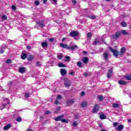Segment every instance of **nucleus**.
<instances>
[{
	"instance_id": "1a4fd4ad",
	"label": "nucleus",
	"mask_w": 131,
	"mask_h": 131,
	"mask_svg": "<svg viewBox=\"0 0 131 131\" xmlns=\"http://www.w3.org/2000/svg\"><path fill=\"white\" fill-rule=\"evenodd\" d=\"M126 51V49L125 47H122L119 53V56L120 57H122V56H123V55H124V53H125Z\"/></svg>"
},
{
	"instance_id": "39448f33",
	"label": "nucleus",
	"mask_w": 131,
	"mask_h": 131,
	"mask_svg": "<svg viewBox=\"0 0 131 131\" xmlns=\"http://www.w3.org/2000/svg\"><path fill=\"white\" fill-rule=\"evenodd\" d=\"M8 46L6 44H3L0 47V54H4L5 53V50L7 49Z\"/></svg>"
},
{
	"instance_id": "b1692460",
	"label": "nucleus",
	"mask_w": 131,
	"mask_h": 131,
	"mask_svg": "<svg viewBox=\"0 0 131 131\" xmlns=\"http://www.w3.org/2000/svg\"><path fill=\"white\" fill-rule=\"evenodd\" d=\"M11 126H12V125L10 124L6 125V126L4 127V130H8V129H9L10 128V127H11Z\"/></svg>"
},
{
	"instance_id": "de8ad7c7",
	"label": "nucleus",
	"mask_w": 131,
	"mask_h": 131,
	"mask_svg": "<svg viewBox=\"0 0 131 131\" xmlns=\"http://www.w3.org/2000/svg\"><path fill=\"white\" fill-rule=\"evenodd\" d=\"M61 99H62V96L58 95L56 98V100H61Z\"/></svg>"
},
{
	"instance_id": "338daca9",
	"label": "nucleus",
	"mask_w": 131,
	"mask_h": 131,
	"mask_svg": "<svg viewBox=\"0 0 131 131\" xmlns=\"http://www.w3.org/2000/svg\"><path fill=\"white\" fill-rule=\"evenodd\" d=\"M27 131H34V130H32V129H31V128H28V129H27Z\"/></svg>"
},
{
	"instance_id": "7c9ffc66",
	"label": "nucleus",
	"mask_w": 131,
	"mask_h": 131,
	"mask_svg": "<svg viewBox=\"0 0 131 131\" xmlns=\"http://www.w3.org/2000/svg\"><path fill=\"white\" fill-rule=\"evenodd\" d=\"M120 25L122 27H126V26H127V24L125 22H121Z\"/></svg>"
},
{
	"instance_id": "8fccbe9b",
	"label": "nucleus",
	"mask_w": 131,
	"mask_h": 131,
	"mask_svg": "<svg viewBox=\"0 0 131 131\" xmlns=\"http://www.w3.org/2000/svg\"><path fill=\"white\" fill-rule=\"evenodd\" d=\"M25 98H29L30 97V95L29 94V93H26L25 94Z\"/></svg>"
},
{
	"instance_id": "9b49d317",
	"label": "nucleus",
	"mask_w": 131,
	"mask_h": 131,
	"mask_svg": "<svg viewBox=\"0 0 131 131\" xmlns=\"http://www.w3.org/2000/svg\"><path fill=\"white\" fill-rule=\"evenodd\" d=\"M98 111H99V105L96 104L93 108V113H97Z\"/></svg>"
},
{
	"instance_id": "c85d7f7f",
	"label": "nucleus",
	"mask_w": 131,
	"mask_h": 131,
	"mask_svg": "<svg viewBox=\"0 0 131 131\" xmlns=\"http://www.w3.org/2000/svg\"><path fill=\"white\" fill-rule=\"evenodd\" d=\"M61 109V107L60 106H58L57 107H56L55 111V113H59V112H60V110Z\"/></svg>"
},
{
	"instance_id": "e433bc0d",
	"label": "nucleus",
	"mask_w": 131,
	"mask_h": 131,
	"mask_svg": "<svg viewBox=\"0 0 131 131\" xmlns=\"http://www.w3.org/2000/svg\"><path fill=\"white\" fill-rule=\"evenodd\" d=\"M2 20H7L8 19V17L6 15H2Z\"/></svg>"
},
{
	"instance_id": "cd10ccee",
	"label": "nucleus",
	"mask_w": 131,
	"mask_h": 131,
	"mask_svg": "<svg viewBox=\"0 0 131 131\" xmlns=\"http://www.w3.org/2000/svg\"><path fill=\"white\" fill-rule=\"evenodd\" d=\"M34 58V56H33V55H30L28 57V61H32V60H33V58Z\"/></svg>"
},
{
	"instance_id": "f8f14e48",
	"label": "nucleus",
	"mask_w": 131,
	"mask_h": 131,
	"mask_svg": "<svg viewBox=\"0 0 131 131\" xmlns=\"http://www.w3.org/2000/svg\"><path fill=\"white\" fill-rule=\"evenodd\" d=\"M60 46L61 48L63 49H67V50H70V47L68 46L67 45L61 43L60 44Z\"/></svg>"
},
{
	"instance_id": "6e6d98bb",
	"label": "nucleus",
	"mask_w": 131,
	"mask_h": 131,
	"mask_svg": "<svg viewBox=\"0 0 131 131\" xmlns=\"http://www.w3.org/2000/svg\"><path fill=\"white\" fill-rule=\"evenodd\" d=\"M72 2L74 5H76V0H72Z\"/></svg>"
},
{
	"instance_id": "5701e85b",
	"label": "nucleus",
	"mask_w": 131,
	"mask_h": 131,
	"mask_svg": "<svg viewBox=\"0 0 131 131\" xmlns=\"http://www.w3.org/2000/svg\"><path fill=\"white\" fill-rule=\"evenodd\" d=\"M77 66H78V67L79 68H82V67H83V66H82V62H81V61H78L77 62Z\"/></svg>"
},
{
	"instance_id": "412c9836",
	"label": "nucleus",
	"mask_w": 131,
	"mask_h": 131,
	"mask_svg": "<svg viewBox=\"0 0 131 131\" xmlns=\"http://www.w3.org/2000/svg\"><path fill=\"white\" fill-rule=\"evenodd\" d=\"M119 32L121 33V34H122L123 35H127L128 34V32H126V31L125 30H122L121 31Z\"/></svg>"
},
{
	"instance_id": "20e7f679",
	"label": "nucleus",
	"mask_w": 131,
	"mask_h": 131,
	"mask_svg": "<svg viewBox=\"0 0 131 131\" xmlns=\"http://www.w3.org/2000/svg\"><path fill=\"white\" fill-rule=\"evenodd\" d=\"M121 33H120V31H117L115 33V34H113L112 35V38L113 39H118V38H119V37H120V36H121Z\"/></svg>"
},
{
	"instance_id": "bb28decb",
	"label": "nucleus",
	"mask_w": 131,
	"mask_h": 131,
	"mask_svg": "<svg viewBox=\"0 0 131 131\" xmlns=\"http://www.w3.org/2000/svg\"><path fill=\"white\" fill-rule=\"evenodd\" d=\"M124 78L127 80H131V75H128L124 76Z\"/></svg>"
},
{
	"instance_id": "7ed1b4c3",
	"label": "nucleus",
	"mask_w": 131,
	"mask_h": 131,
	"mask_svg": "<svg viewBox=\"0 0 131 131\" xmlns=\"http://www.w3.org/2000/svg\"><path fill=\"white\" fill-rule=\"evenodd\" d=\"M36 24L38 26V27H40V28H43V27H45V26H46V24L42 20L37 21Z\"/></svg>"
},
{
	"instance_id": "0e129e2a",
	"label": "nucleus",
	"mask_w": 131,
	"mask_h": 131,
	"mask_svg": "<svg viewBox=\"0 0 131 131\" xmlns=\"http://www.w3.org/2000/svg\"><path fill=\"white\" fill-rule=\"evenodd\" d=\"M47 2H48V0H43V4L46 5V4H47Z\"/></svg>"
},
{
	"instance_id": "72a5a7b5",
	"label": "nucleus",
	"mask_w": 131,
	"mask_h": 131,
	"mask_svg": "<svg viewBox=\"0 0 131 131\" xmlns=\"http://www.w3.org/2000/svg\"><path fill=\"white\" fill-rule=\"evenodd\" d=\"M98 98L99 101H102L103 100H104V97H103V96L99 95L98 96Z\"/></svg>"
},
{
	"instance_id": "4d7b16f0",
	"label": "nucleus",
	"mask_w": 131,
	"mask_h": 131,
	"mask_svg": "<svg viewBox=\"0 0 131 131\" xmlns=\"http://www.w3.org/2000/svg\"><path fill=\"white\" fill-rule=\"evenodd\" d=\"M12 10H16V6L15 5H12Z\"/></svg>"
},
{
	"instance_id": "c756f323",
	"label": "nucleus",
	"mask_w": 131,
	"mask_h": 131,
	"mask_svg": "<svg viewBox=\"0 0 131 131\" xmlns=\"http://www.w3.org/2000/svg\"><path fill=\"white\" fill-rule=\"evenodd\" d=\"M57 58L59 60L62 59V58H63V54H57Z\"/></svg>"
},
{
	"instance_id": "603ef678",
	"label": "nucleus",
	"mask_w": 131,
	"mask_h": 131,
	"mask_svg": "<svg viewBox=\"0 0 131 131\" xmlns=\"http://www.w3.org/2000/svg\"><path fill=\"white\" fill-rule=\"evenodd\" d=\"M54 40H55V38H50L49 39V41H50L51 42H53V41H54Z\"/></svg>"
},
{
	"instance_id": "2eb2a0df",
	"label": "nucleus",
	"mask_w": 131,
	"mask_h": 131,
	"mask_svg": "<svg viewBox=\"0 0 131 131\" xmlns=\"http://www.w3.org/2000/svg\"><path fill=\"white\" fill-rule=\"evenodd\" d=\"M118 83H119V84H120L121 85H126V84H127V82L123 80H119Z\"/></svg>"
},
{
	"instance_id": "3c124183",
	"label": "nucleus",
	"mask_w": 131,
	"mask_h": 131,
	"mask_svg": "<svg viewBox=\"0 0 131 131\" xmlns=\"http://www.w3.org/2000/svg\"><path fill=\"white\" fill-rule=\"evenodd\" d=\"M84 95H85V92H84V91H82V92L81 93L80 96H81V97H83V96H84Z\"/></svg>"
},
{
	"instance_id": "a19ab883",
	"label": "nucleus",
	"mask_w": 131,
	"mask_h": 131,
	"mask_svg": "<svg viewBox=\"0 0 131 131\" xmlns=\"http://www.w3.org/2000/svg\"><path fill=\"white\" fill-rule=\"evenodd\" d=\"M77 124H78V123H77V121H74L73 122V126H77Z\"/></svg>"
},
{
	"instance_id": "79ce46f5",
	"label": "nucleus",
	"mask_w": 131,
	"mask_h": 131,
	"mask_svg": "<svg viewBox=\"0 0 131 131\" xmlns=\"http://www.w3.org/2000/svg\"><path fill=\"white\" fill-rule=\"evenodd\" d=\"M21 32H23V31H26V27L25 26H23L21 28Z\"/></svg>"
},
{
	"instance_id": "ea45409f",
	"label": "nucleus",
	"mask_w": 131,
	"mask_h": 131,
	"mask_svg": "<svg viewBox=\"0 0 131 131\" xmlns=\"http://www.w3.org/2000/svg\"><path fill=\"white\" fill-rule=\"evenodd\" d=\"M65 61L66 62H68L69 61H70V56H66L65 57Z\"/></svg>"
},
{
	"instance_id": "393cba45",
	"label": "nucleus",
	"mask_w": 131,
	"mask_h": 131,
	"mask_svg": "<svg viewBox=\"0 0 131 131\" xmlns=\"http://www.w3.org/2000/svg\"><path fill=\"white\" fill-rule=\"evenodd\" d=\"M124 127V126H123V125L120 124V125H118V130H119V131L122 130V129H123Z\"/></svg>"
},
{
	"instance_id": "0eeeda50",
	"label": "nucleus",
	"mask_w": 131,
	"mask_h": 131,
	"mask_svg": "<svg viewBox=\"0 0 131 131\" xmlns=\"http://www.w3.org/2000/svg\"><path fill=\"white\" fill-rule=\"evenodd\" d=\"M113 75V68H111L108 70V72L107 74V78H111Z\"/></svg>"
},
{
	"instance_id": "4be33fe9",
	"label": "nucleus",
	"mask_w": 131,
	"mask_h": 131,
	"mask_svg": "<svg viewBox=\"0 0 131 131\" xmlns=\"http://www.w3.org/2000/svg\"><path fill=\"white\" fill-rule=\"evenodd\" d=\"M21 58L23 59V60H25V59L27 58V54L24 52H22Z\"/></svg>"
},
{
	"instance_id": "13d9d810",
	"label": "nucleus",
	"mask_w": 131,
	"mask_h": 131,
	"mask_svg": "<svg viewBox=\"0 0 131 131\" xmlns=\"http://www.w3.org/2000/svg\"><path fill=\"white\" fill-rule=\"evenodd\" d=\"M50 113H51V112H50L49 111H46L45 112V114H50Z\"/></svg>"
},
{
	"instance_id": "f03ea898",
	"label": "nucleus",
	"mask_w": 131,
	"mask_h": 131,
	"mask_svg": "<svg viewBox=\"0 0 131 131\" xmlns=\"http://www.w3.org/2000/svg\"><path fill=\"white\" fill-rule=\"evenodd\" d=\"M110 51H111L112 53H113L114 56L116 57V58H118V56H119V52L116 50L113 49V48L111 47H109Z\"/></svg>"
},
{
	"instance_id": "58836bf2",
	"label": "nucleus",
	"mask_w": 131,
	"mask_h": 131,
	"mask_svg": "<svg viewBox=\"0 0 131 131\" xmlns=\"http://www.w3.org/2000/svg\"><path fill=\"white\" fill-rule=\"evenodd\" d=\"M87 38H91V37H92V33L91 32H89L87 34V36H86Z\"/></svg>"
},
{
	"instance_id": "ddd939ff",
	"label": "nucleus",
	"mask_w": 131,
	"mask_h": 131,
	"mask_svg": "<svg viewBox=\"0 0 131 131\" xmlns=\"http://www.w3.org/2000/svg\"><path fill=\"white\" fill-rule=\"evenodd\" d=\"M64 84L66 88H69V86L71 85V81L70 80L66 81L64 83Z\"/></svg>"
},
{
	"instance_id": "680f3d73",
	"label": "nucleus",
	"mask_w": 131,
	"mask_h": 131,
	"mask_svg": "<svg viewBox=\"0 0 131 131\" xmlns=\"http://www.w3.org/2000/svg\"><path fill=\"white\" fill-rule=\"evenodd\" d=\"M55 104L56 105H59V101H58V100H56L55 102Z\"/></svg>"
},
{
	"instance_id": "423d86ee",
	"label": "nucleus",
	"mask_w": 131,
	"mask_h": 131,
	"mask_svg": "<svg viewBox=\"0 0 131 131\" xmlns=\"http://www.w3.org/2000/svg\"><path fill=\"white\" fill-rule=\"evenodd\" d=\"M4 102L5 103L3 104L2 105L3 109H5L7 105H9L10 104V100H9L8 98H5L4 99Z\"/></svg>"
},
{
	"instance_id": "9d476101",
	"label": "nucleus",
	"mask_w": 131,
	"mask_h": 131,
	"mask_svg": "<svg viewBox=\"0 0 131 131\" xmlns=\"http://www.w3.org/2000/svg\"><path fill=\"white\" fill-rule=\"evenodd\" d=\"M26 71V68L24 67H20L18 70V72H19V73H21V74H23V73H25Z\"/></svg>"
},
{
	"instance_id": "6ab92c4d",
	"label": "nucleus",
	"mask_w": 131,
	"mask_h": 131,
	"mask_svg": "<svg viewBox=\"0 0 131 131\" xmlns=\"http://www.w3.org/2000/svg\"><path fill=\"white\" fill-rule=\"evenodd\" d=\"M77 49H78V47L76 45L70 47V50H72V51H77Z\"/></svg>"
},
{
	"instance_id": "052dcab7",
	"label": "nucleus",
	"mask_w": 131,
	"mask_h": 131,
	"mask_svg": "<svg viewBox=\"0 0 131 131\" xmlns=\"http://www.w3.org/2000/svg\"><path fill=\"white\" fill-rule=\"evenodd\" d=\"M83 55H88V52H86L85 51H83Z\"/></svg>"
},
{
	"instance_id": "c03bdc74",
	"label": "nucleus",
	"mask_w": 131,
	"mask_h": 131,
	"mask_svg": "<svg viewBox=\"0 0 131 131\" xmlns=\"http://www.w3.org/2000/svg\"><path fill=\"white\" fill-rule=\"evenodd\" d=\"M34 4H35V6H39V1H36L34 2Z\"/></svg>"
},
{
	"instance_id": "864d4df0",
	"label": "nucleus",
	"mask_w": 131,
	"mask_h": 131,
	"mask_svg": "<svg viewBox=\"0 0 131 131\" xmlns=\"http://www.w3.org/2000/svg\"><path fill=\"white\" fill-rule=\"evenodd\" d=\"M113 125L114 126H117V125H118V122H114Z\"/></svg>"
},
{
	"instance_id": "dca6fc26",
	"label": "nucleus",
	"mask_w": 131,
	"mask_h": 131,
	"mask_svg": "<svg viewBox=\"0 0 131 131\" xmlns=\"http://www.w3.org/2000/svg\"><path fill=\"white\" fill-rule=\"evenodd\" d=\"M74 102H75L74 100H73V99L67 100V104L68 106H71L72 105V104L74 103Z\"/></svg>"
},
{
	"instance_id": "4468645a",
	"label": "nucleus",
	"mask_w": 131,
	"mask_h": 131,
	"mask_svg": "<svg viewBox=\"0 0 131 131\" xmlns=\"http://www.w3.org/2000/svg\"><path fill=\"white\" fill-rule=\"evenodd\" d=\"M64 117V115L59 116L56 118H55L54 120L55 121H62V119Z\"/></svg>"
},
{
	"instance_id": "aec40b11",
	"label": "nucleus",
	"mask_w": 131,
	"mask_h": 131,
	"mask_svg": "<svg viewBox=\"0 0 131 131\" xmlns=\"http://www.w3.org/2000/svg\"><path fill=\"white\" fill-rule=\"evenodd\" d=\"M82 62H83L84 64L89 63V58L88 57H83L82 59Z\"/></svg>"
},
{
	"instance_id": "6e6552de",
	"label": "nucleus",
	"mask_w": 131,
	"mask_h": 131,
	"mask_svg": "<svg viewBox=\"0 0 131 131\" xmlns=\"http://www.w3.org/2000/svg\"><path fill=\"white\" fill-rule=\"evenodd\" d=\"M108 57H109V52H105L103 54V60H104V61H108Z\"/></svg>"
},
{
	"instance_id": "774afa93",
	"label": "nucleus",
	"mask_w": 131,
	"mask_h": 131,
	"mask_svg": "<svg viewBox=\"0 0 131 131\" xmlns=\"http://www.w3.org/2000/svg\"><path fill=\"white\" fill-rule=\"evenodd\" d=\"M75 119H78V116L77 115L75 116Z\"/></svg>"
},
{
	"instance_id": "f3484780",
	"label": "nucleus",
	"mask_w": 131,
	"mask_h": 131,
	"mask_svg": "<svg viewBox=\"0 0 131 131\" xmlns=\"http://www.w3.org/2000/svg\"><path fill=\"white\" fill-rule=\"evenodd\" d=\"M60 74L62 76H64L66 74H67V72L66 71V70L64 69H60Z\"/></svg>"
},
{
	"instance_id": "e2e57ef3",
	"label": "nucleus",
	"mask_w": 131,
	"mask_h": 131,
	"mask_svg": "<svg viewBox=\"0 0 131 131\" xmlns=\"http://www.w3.org/2000/svg\"><path fill=\"white\" fill-rule=\"evenodd\" d=\"M84 76H89V73H84Z\"/></svg>"
},
{
	"instance_id": "473e14b6",
	"label": "nucleus",
	"mask_w": 131,
	"mask_h": 131,
	"mask_svg": "<svg viewBox=\"0 0 131 131\" xmlns=\"http://www.w3.org/2000/svg\"><path fill=\"white\" fill-rule=\"evenodd\" d=\"M58 67H60V68L66 67V65H65L62 63H58Z\"/></svg>"
},
{
	"instance_id": "bf43d9fd",
	"label": "nucleus",
	"mask_w": 131,
	"mask_h": 131,
	"mask_svg": "<svg viewBox=\"0 0 131 131\" xmlns=\"http://www.w3.org/2000/svg\"><path fill=\"white\" fill-rule=\"evenodd\" d=\"M27 50H31V47H30V46H27Z\"/></svg>"
},
{
	"instance_id": "4c0bfd02",
	"label": "nucleus",
	"mask_w": 131,
	"mask_h": 131,
	"mask_svg": "<svg viewBox=\"0 0 131 131\" xmlns=\"http://www.w3.org/2000/svg\"><path fill=\"white\" fill-rule=\"evenodd\" d=\"M100 119H105L106 118V117L105 116V115L102 114L100 116Z\"/></svg>"
},
{
	"instance_id": "a211bd4d",
	"label": "nucleus",
	"mask_w": 131,
	"mask_h": 131,
	"mask_svg": "<svg viewBox=\"0 0 131 131\" xmlns=\"http://www.w3.org/2000/svg\"><path fill=\"white\" fill-rule=\"evenodd\" d=\"M88 105V102L85 101H82L81 103V108H85Z\"/></svg>"
},
{
	"instance_id": "37998d69",
	"label": "nucleus",
	"mask_w": 131,
	"mask_h": 131,
	"mask_svg": "<svg viewBox=\"0 0 131 131\" xmlns=\"http://www.w3.org/2000/svg\"><path fill=\"white\" fill-rule=\"evenodd\" d=\"M41 65V62H40V61H37V62H36V66H37L38 67H40Z\"/></svg>"
},
{
	"instance_id": "49530a36",
	"label": "nucleus",
	"mask_w": 131,
	"mask_h": 131,
	"mask_svg": "<svg viewBox=\"0 0 131 131\" xmlns=\"http://www.w3.org/2000/svg\"><path fill=\"white\" fill-rule=\"evenodd\" d=\"M6 63L7 64H10V63H12V60H11V59H8L6 60Z\"/></svg>"
},
{
	"instance_id": "f704fd0d",
	"label": "nucleus",
	"mask_w": 131,
	"mask_h": 131,
	"mask_svg": "<svg viewBox=\"0 0 131 131\" xmlns=\"http://www.w3.org/2000/svg\"><path fill=\"white\" fill-rule=\"evenodd\" d=\"M113 108H118L119 107V104L118 103H114L113 104Z\"/></svg>"
},
{
	"instance_id": "a18cd8bd",
	"label": "nucleus",
	"mask_w": 131,
	"mask_h": 131,
	"mask_svg": "<svg viewBox=\"0 0 131 131\" xmlns=\"http://www.w3.org/2000/svg\"><path fill=\"white\" fill-rule=\"evenodd\" d=\"M98 43H99V41H98V40H97V39H95L94 40V41L93 42V45H98Z\"/></svg>"
},
{
	"instance_id": "5fc2aeb1",
	"label": "nucleus",
	"mask_w": 131,
	"mask_h": 131,
	"mask_svg": "<svg viewBox=\"0 0 131 131\" xmlns=\"http://www.w3.org/2000/svg\"><path fill=\"white\" fill-rule=\"evenodd\" d=\"M52 1L53 2L52 3V4H53V5H56V4H57V0H52Z\"/></svg>"
},
{
	"instance_id": "09e8293b",
	"label": "nucleus",
	"mask_w": 131,
	"mask_h": 131,
	"mask_svg": "<svg viewBox=\"0 0 131 131\" xmlns=\"http://www.w3.org/2000/svg\"><path fill=\"white\" fill-rule=\"evenodd\" d=\"M21 120H22V119H21V118L20 117L16 118V121H17L18 122H20Z\"/></svg>"
},
{
	"instance_id": "69168bd1",
	"label": "nucleus",
	"mask_w": 131,
	"mask_h": 131,
	"mask_svg": "<svg viewBox=\"0 0 131 131\" xmlns=\"http://www.w3.org/2000/svg\"><path fill=\"white\" fill-rule=\"evenodd\" d=\"M69 74L70 75H73V74H74V72H71L69 73Z\"/></svg>"
},
{
	"instance_id": "a878e982",
	"label": "nucleus",
	"mask_w": 131,
	"mask_h": 131,
	"mask_svg": "<svg viewBox=\"0 0 131 131\" xmlns=\"http://www.w3.org/2000/svg\"><path fill=\"white\" fill-rule=\"evenodd\" d=\"M41 46H42V48H47V47H48V42H42L41 43Z\"/></svg>"
},
{
	"instance_id": "f257e3e1",
	"label": "nucleus",
	"mask_w": 131,
	"mask_h": 131,
	"mask_svg": "<svg viewBox=\"0 0 131 131\" xmlns=\"http://www.w3.org/2000/svg\"><path fill=\"white\" fill-rule=\"evenodd\" d=\"M70 36H72V37H74L76 40H77L78 39V36L79 35V33L76 31H72L70 33Z\"/></svg>"
},
{
	"instance_id": "2f4dec72",
	"label": "nucleus",
	"mask_w": 131,
	"mask_h": 131,
	"mask_svg": "<svg viewBox=\"0 0 131 131\" xmlns=\"http://www.w3.org/2000/svg\"><path fill=\"white\" fill-rule=\"evenodd\" d=\"M86 17H87V18H89V19H96V16L93 15V16H90V15H86Z\"/></svg>"
},
{
	"instance_id": "c9c22d12",
	"label": "nucleus",
	"mask_w": 131,
	"mask_h": 131,
	"mask_svg": "<svg viewBox=\"0 0 131 131\" xmlns=\"http://www.w3.org/2000/svg\"><path fill=\"white\" fill-rule=\"evenodd\" d=\"M61 122H63V123H68L69 121L67 119H61Z\"/></svg>"
}]
</instances>
